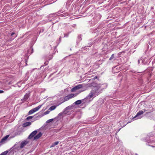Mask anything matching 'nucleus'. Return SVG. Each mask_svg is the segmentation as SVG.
Segmentation results:
<instances>
[{"mask_svg":"<svg viewBox=\"0 0 155 155\" xmlns=\"http://www.w3.org/2000/svg\"><path fill=\"white\" fill-rule=\"evenodd\" d=\"M107 86L106 84H96L89 93L87 97V98L90 99L98 96L102 92L103 89L107 88Z\"/></svg>","mask_w":155,"mask_h":155,"instance_id":"1","label":"nucleus"},{"mask_svg":"<svg viewBox=\"0 0 155 155\" xmlns=\"http://www.w3.org/2000/svg\"><path fill=\"white\" fill-rule=\"evenodd\" d=\"M146 111H147V110H146L145 109H143L142 110H140L137 113L136 116L134 117L133 118L134 120L141 118L142 117L141 116V115L143 114V113Z\"/></svg>","mask_w":155,"mask_h":155,"instance_id":"2","label":"nucleus"},{"mask_svg":"<svg viewBox=\"0 0 155 155\" xmlns=\"http://www.w3.org/2000/svg\"><path fill=\"white\" fill-rule=\"evenodd\" d=\"M42 105H40L38 106V107H35L29 111L28 112L29 114H31L34 112L38 111L40 108L41 107Z\"/></svg>","mask_w":155,"mask_h":155,"instance_id":"3","label":"nucleus"},{"mask_svg":"<svg viewBox=\"0 0 155 155\" xmlns=\"http://www.w3.org/2000/svg\"><path fill=\"white\" fill-rule=\"evenodd\" d=\"M84 85L83 84H79L78 85L75 86V87H73L71 89V91L72 92H74L77 90L81 88H82L84 87Z\"/></svg>","mask_w":155,"mask_h":155,"instance_id":"4","label":"nucleus"},{"mask_svg":"<svg viewBox=\"0 0 155 155\" xmlns=\"http://www.w3.org/2000/svg\"><path fill=\"white\" fill-rule=\"evenodd\" d=\"M76 96V94H69L68 95L66 96L64 98V101H66L72 98L73 97H74Z\"/></svg>","mask_w":155,"mask_h":155,"instance_id":"5","label":"nucleus"},{"mask_svg":"<svg viewBox=\"0 0 155 155\" xmlns=\"http://www.w3.org/2000/svg\"><path fill=\"white\" fill-rule=\"evenodd\" d=\"M28 143V141L27 140H25L22 141L20 144V148H22L24 146H25Z\"/></svg>","mask_w":155,"mask_h":155,"instance_id":"6","label":"nucleus"},{"mask_svg":"<svg viewBox=\"0 0 155 155\" xmlns=\"http://www.w3.org/2000/svg\"><path fill=\"white\" fill-rule=\"evenodd\" d=\"M37 132V130H35L32 132L28 136V139H31L33 138L36 134Z\"/></svg>","mask_w":155,"mask_h":155,"instance_id":"7","label":"nucleus"},{"mask_svg":"<svg viewBox=\"0 0 155 155\" xmlns=\"http://www.w3.org/2000/svg\"><path fill=\"white\" fill-rule=\"evenodd\" d=\"M29 96V94L28 93H26L24 97L21 99V101H22V102H24V101L27 100Z\"/></svg>","mask_w":155,"mask_h":155,"instance_id":"8","label":"nucleus"},{"mask_svg":"<svg viewBox=\"0 0 155 155\" xmlns=\"http://www.w3.org/2000/svg\"><path fill=\"white\" fill-rule=\"evenodd\" d=\"M42 133L41 132H40L34 137V139L35 140H37L39 139L42 136Z\"/></svg>","mask_w":155,"mask_h":155,"instance_id":"9","label":"nucleus"},{"mask_svg":"<svg viewBox=\"0 0 155 155\" xmlns=\"http://www.w3.org/2000/svg\"><path fill=\"white\" fill-rule=\"evenodd\" d=\"M31 124V122H27L23 123L22 124V126L23 127H25L30 126Z\"/></svg>","mask_w":155,"mask_h":155,"instance_id":"10","label":"nucleus"},{"mask_svg":"<svg viewBox=\"0 0 155 155\" xmlns=\"http://www.w3.org/2000/svg\"><path fill=\"white\" fill-rule=\"evenodd\" d=\"M8 137H9V135H6L5 137H4V138H3L2 139V140H1V142H2L5 141V140H7V138Z\"/></svg>","mask_w":155,"mask_h":155,"instance_id":"11","label":"nucleus"},{"mask_svg":"<svg viewBox=\"0 0 155 155\" xmlns=\"http://www.w3.org/2000/svg\"><path fill=\"white\" fill-rule=\"evenodd\" d=\"M56 107V106H51L50 108H49V110H54Z\"/></svg>","mask_w":155,"mask_h":155,"instance_id":"12","label":"nucleus"},{"mask_svg":"<svg viewBox=\"0 0 155 155\" xmlns=\"http://www.w3.org/2000/svg\"><path fill=\"white\" fill-rule=\"evenodd\" d=\"M81 100H78L76 101L74 103L76 105H78L81 104Z\"/></svg>","mask_w":155,"mask_h":155,"instance_id":"13","label":"nucleus"},{"mask_svg":"<svg viewBox=\"0 0 155 155\" xmlns=\"http://www.w3.org/2000/svg\"><path fill=\"white\" fill-rule=\"evenodd\" d=\"M59 143L58 141H56L53 143L52 145L51 146V147H54L55 145H56Z\"/></svg>","mask_w":155,"mask_h":155,"instance_id":"14","label":"nucleus"},{"mask_svg":"<svg viewBox=\"0 0 155 155\" xmlns=\"http://www.w3.org/2000/svg\"><path fill=\"white\" fill-rule=\"evenodd\" d=\"M69 15V14L67 13H64L63 14L61 15V16L64 17H65L66 16H68Z\"/></svg>","mask_w":155,"mask_h":155,"instance_id":"15","label":"nucleus"},{"mask_svg":"<svg viewBox=\"0 0 155 155\" xmlns=\"http://www.w3.org/2000/svg\"><path fill=\"white\" fill-rule=\"evenodd\" d=\"M88 50V49L87 48L85 47L83 48H82L81 49V51H87Z\"/></svg>","mask_w":155,"mask_h":155,"instance_id":"16","label":"nucleus"},{"mask_svg":"<svg viewBox=\"0 0 155 155\" xmlns=\"http://www.w3.org/2000/svg\"><path fill=\"white\" fill-rule=\"evenodd\" d=\"M8 152V151H6L0 154V155H6L7 154Z\"/></svg>","mask_w":155,"mask_h":155,"instance_id":"17","label":"nucleus"},{"mask_svg":"<svg viewBox=\"0 0 155 155\" xmlns=\"http://www.w3.org/2000/svg\"><path fill=\"white\" fill-rule=\"evenodd\" d=\"M33 116H29L27 118H26V120H28L30 119H31L32 118H33Z\"/></svg>","mask_w":155,"mask_h":155,"instance_id":"18","label":"nucleus"},{"mask_svg":"<svg viewBox=\"0 0 155 155\" xmlns=\"http://www.w3.org/2000/svg\"><path fill=\"white\" fill-rule=\"evenodd\" d=\"M114 58V54H113L109 58L110 60H111Z\"/></svg>","mask_w":155,"mask_h":155,"instance_id":"19","label":"nucleus"},{"mask_svg":"<svg viewBox=\"0 0 155 155\" xmlns=\"http://www.w3.org/2000/svg\"><path fill=\"white\" fill-rule=\"evenodd\" d=\"M64 37H67L68 36V34H64Z\"/></svg>","mask_w":155,"mask_h":155,"instance_id":"20","label":"nucleus"},{"mask_svg":"<svg viewBox=\"0 0 155 155\" xmlns=\"http://www.w3.org/2000/svg\"><path fill=\"white\" fill-rule=\"evenodd\" d=\"M48 64V62L47 61V62H45V63H44V64H45V65H47V64Z\"/></svg>","mask_w":155,"mask_h":155,"instance_id":"21","label":"nucleus"},{"mask_svg":"<svg viewBox=\"0 0 155 155\" xmlns=\"http://www.w3.org/2000/svg\"><path fill=\"white\" fill-rule=\"evenodd\" d=\"M15 33H14V32H12V33L11 34V35L12 36H13V35H15Z\"/></svg>","mask_w":155,"mask_h":155,"instance_id":"22","label":"nucleus"},{"mask_svg":"<svg viewBox=\"0 0 155 155\" xmlns=\"http://www.w3.org/2000/svg\"><path fill=\"white\" fill-rule=\"evenodd\" d=\"M53 120V119H50V120H48V121H49V122H51V121H52V120Z\"/></svg>","mask_w":155,"mask_h":155,"instance_id":"23","label":"nucleus"},{"mask_svg":"<svg viewBox=\"0 0 155 155\" xmlns=\"http://www.w3.org/2000/svg\"><path fill=\"white\" fill-rule=\"evenodd\" d=\"M4 92V91L2 90H0V93H2Z\"/></svg>","mask_w":155,"mask_h":155,"instance_id":"24","label":"nucleus"},{"mask_svg":"<svg viewBox=\"0 0 155 155\" xmlns=\"http://www.w3.org/2000/svg\"><path fill=\"white\" fill-rule=\"evenodd\" d=\"M52 59V56H51V57L50 58L49 60Z\"/></svg>","mask_w":155,"mask_h":155,"instance_id":"25","label":"nucleus"},{"mask_svg":"<svg viewBox=\"0 0 155 155\" xmlns=\"http://www.w3.org/2000/svg\"><path fill=\"white\" fill-rule=\"evenodd\" d=\"M91 45V44H90V45H87V46L90 47Z\"/></svg>","mask_w":155,"mask_h":155,"instance_id":"26","label":"nucleus"},{"mask_svg":"<svg viewBox=\"0 0 155 155\" xmlns=\"http://www.w3.org/2000/svg\"><path fill=\"white\" fill-rule=\"evenodd\" d=\"M95 84V83H93V85H94V84Z\"/></svg>","mask_w":155,"mask_h":155,"instance_id":"27","label":"nucleus"},{"mask_svg":"<svg viewBox=\"0 0 155 155\" xmlns=\"http://www.w3.org/2000/svg\"><path fill=\"white\" fill-rule=\"evenodd\" d=\"M46 114H48V112L47 111H46Z\"/></svg>","mask_w":155,"mask_h":155,"instance_id":"28","label":"nucleus"},{"mask_svg":"<svg viewBox=\"0 0 155 155\" xmlns=\"http://www.w3.org/2000/svg\"><path fill=\"white\" fill-rule=\"evenodd\" d=\"M140 60H138V63H140Z\"/></svg>","mask_w":155,"mask_h":155,"instance_id":"29","label":"nucleus"},{"mask_svg":"<svg viewBox=\"0 0 155 155\" xmlns=\"http://www.w3.org/2000/svg\"><path fill=\"white\" fill-rule=\"evenodd\" d=\"M136 155H138V154L137 153H136Z\"/></svg>","mask_w":155,"mask_h":155,"instance_id":"30","label":"nucleus"},{"mask_svg":"<svg viewBox=\"0 0 155 155\" xmlns=\"http://www.w3.org/2000/svg\"><path fill=\"white\" fill-rule=\"evenodd\" d=\"M32 51H33V49H32Z\"/></svg>","mask_w":155,"mask_h":155,"instance_id":"31","label":"nucleus"}]
</instances>
